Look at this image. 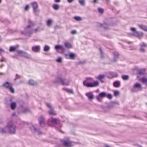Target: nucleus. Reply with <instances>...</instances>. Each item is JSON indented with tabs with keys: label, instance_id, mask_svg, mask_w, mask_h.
<instances>
[{
	"label": "nucleus",
	"instance_id": "obj_1",
	"mask_svg": "<svg viewBox=\"0 0 147 147\" xmlns=\"http://www.w3.org/2000/svg\"><path fill=\"white\" fill-rule=\"evenodd\" d=\"M28 25L25 28L24 30L21 31V33L26 36L30 37L34 32V30L32 27L34 26V24L30 20H28Z\"/></svg>",
	"mask_w": 147,
	"mask_h": 147
},
{
	"label": "nucleus",
	"instance_id": "obj_2",
	"mask_svg": "<svg viewBox=\"0 0 147 147\" xmlns=\"http://www.w3.org/2000/svg\"><path fill=\"white\" fill-rule=\"evenodd\" d=\"M7 127V132L12 135L16 134L17 127L12 121H10L8 122Z\"/></svg>",
	"mask_w": 147,
	"mask_h": 147
},
{
	"label": "nucleus",
	"instance_id": "obj_3",
	"mask_svg": "<svg viewBox=\"0 0 147 147\" xmlns=\"http://www.w3.org/2000/svg\"><path fill=\"white\" fill-rule=\"evenodd\" d=\"M54 82L60 84L67 85L69 84L70 81L61 76H58L56 77Z\"/></svg>",
	"mask_w": 147,
	"mask_h": 147
},
{
	"label": "nucleus",
	"instance_id": "obj_4",
	"mask_svg": "<svg viewBox=\"0 0 147 147\" xmlns=\"http://www.w3.org/2000/svg\"><path fill=\"white\" fill-rule=\"evenodd\" d=\"M59 121L58 119L53 117H51L49 120L48 124L51 126H52L55 125H57L56 128L59 131H61V130L60 129L61 126L60 125H59Z\"/></svg>",
	"mask_w": 147,
	"mask_h": 147
},
{
	"label": "nucleus",
	"instance_id": "obj_5",
	"mask_svg": "<svg viewBox=\"0 0 147 147\" xmlns=\"http://www.w3.org/2000/svg\"><path fill=\"white\" fill-rule=\"evenodd\" d=\"M84 86L88 87H92L98 86L99 82L97 81H94L93 83L87 82V80H84L83 82Z\"/></svg>",
	"mask_w": 147,
	"mask_h": 147
},
{
	"label": "nucleus",
	"instance_id": "obj_6",
	"mask_svg": "<svg viewBox=\"0 0 147 147\" xmlns=\"http://www.w3.org/2000/svg\"><path fill=\"white\" fill-rule=\"evenodd\" d=\"M130 30L133 32L131 33V35L136 36L139 38L142 37L143 33L142 32L137 31L136 29L133 27H131Z\"/></svg>",
	"mask_w": 147,
	"mask_h": 147
},
{
	"label": "nucleus",
	"instance_id": "obj_7",
	"mask_svg": "<svg viewBox=\"0 0 147 147\" xmlns=\"http://www.w3.org/2000/svg\"><path fill=\"white\" fill-rule=\"evenodd\" d=\"M16 51L19 56L23 57L27 59H31L30 55L27 52L20 50H17Z\"/></svg>",
	"mask_w": 147,
	"mask_h": 147
},
{
	"label": "nucleus",
	"instance_id": "obj_8",
	"mask_svg": "<svg viewBox=\"0 0 147 147\" xmlns=\"http://www.w3.org/2000/svg\"><path fill=\"white\" fill-rule=\"evenodd\" d=\"M61 142L62 144L65 147H71L73 146L71 142L68 138L63 139Z\"/></svg>",
	"mask_w": 147,
	"mask_h": 147
},
{
	"label": "nucleus",
	"instance_id": "obj_9",
	"mask_svg": "<svg viewBox=\"0 0 147 147\" xmlns=\"http://www.w3.org/2000/svg\"><path fill=\"white\" fill-rule=\"evenodd\" d=\"M142 89L141 85L139 83H136L134 85L133 88L131 89V91L133 92H136L138 91H140Z\"/></svg>",
	"mask_w": 147,
	"mask_h": 147
},
{
	"label": "nucleus",
	"instance_id": "obj_10",
	"mask_svg": "<svg viewBox=\"0 0 147 147\" xmlns=\"http://www.w3.org/2000/svg\"><path fill=\"white\" fill-rule=\"evenodd\" d=\"M33 8V12L34 13H36L38 11V3L35 1L31 3Z\"/></svg>",
	"mask_w": 147,
	"mask_h": 147
},
{
	"label": "nucleus",
	"instance_id": "obj_11",
	"mask_svg": "<svg viewBox=\"0 0 147 147\" xmlns=\"http://www.w3.org/2000/svg\"><path fill=\"white\" fill-rule=\"evenodd\" d=\"M65 58L67 59H74L76 56V54L72 53H69L68 54H65Z\"/></svg>",
	"mask_w": 147,
	"mask_h": 147
},
{
	"label": "nucleus",
	"instance_id": "obj_12",
	"mask_svg": "<svg viewBox=\"0 0 147 147\" xmlns=\"http://www.w3.org/2000/svg\"><path fill=\"white\" fill-rule=\"evenodd\" d=\"M107 94L106 92H102L100 93L99 94L96 96L97 100L99 102H101L102 98L107 96Z\"/></svg>",
	"mask_w": 147,
	"mask_h": 147
},
{
	"label": "nucleus",
	"instance_id": "obj_13",
	"mask_svg": "<svg viewBox=\"0 0 147 147\" xmlns=\"http://www.w3.org/2000/svg\"><path fill=\"white\" fill-rule=\"evenodd\" d=\"M55 49L58 51L59 49L61 50V52L62 53H64L65 51L66 48L63 46L57 45L55 47Z\"/></svg>",
	"mask_w": 147,
	"mask_h": 147
},
{
	"label": "nucleus",
	"instance_id": "obj_14",
	"mask_svg": "<svg viewBox=\"0 0 147 147\" xmlns=\"http://www.w3.org/2000/svg\"><path fill=\"white\" fill-rule=\"evenodd\" d=\"M38 120L40 125L42 127L44 126L45 125V119L43 116H40L38 118Z\"/></svg>",
	"mask_w": 147,
	"mask_h": 147
},
{
	"label": "nucleus",
	"instance_id": "obj_15",
	"mask_svg": "<svg viewBox=\"0 0 147 147\" xmlns=\"http://www.w3.org/2000/svg\"><path fill=\"white\" fill-rule=\"evenodd\" d=\"M30 112V110L28 108L26 107H22L18 111L19 113H27Z\"/></svg>",
	"mask_w": 147,
	"mask_h": 147
},
{
	"label": "nucleus",
	"instance_id": "obj_16",
	"mask_svg": "<svg viewBox=\"0 0 147 147\" xmlns=\"http://www.w3.org/2000/svg\"><path fill=\"white\" fill-rule=\"evenodd\" d=\"M46 105L50 109V110L49 111V114L50 115H55V113L53 110V108L51 106V105L49 103H47Z\"/></svg>",
	"mask_w": 147,
	"mask_h": 147
},
{
	"label": "nucleus",
	"instance_id": "obj_17",
	"mask_svg": "<svg viewBox=\"0 0 147 147\" xmlns=\"http://www.w3.org/2000/svg\"><path fill=\"white\" fill-rule=\"evenodd\" d=\"M107 75L109 78H112L114 77H117L118 76V74L115 72H109L107 74Z\"/></svg>",
	"mask_w": 147,
	"mask_h": 147
},
{
	"label": "nucleus",
	"instance_id": "obj_18",
	"mask_svg": "<svg viewBox=\"0 0 147 147\" xmlns=\"http://www.w3.org/2000/svg\"><path fill=\"white\" fill-rule=\"evenodd\" d=\"M140 51L144 53L146 51L145 48L147 47L146 44L144 42L141 43L140 45Z\"/></svg>",
	"mask_w": 147,
	"mask_h": 147
},
{
	"label": "nucleus",
	"instance_id": "obj_19",
	"mask_svg": "<svg viewBox=\"0 0 147 147\" xmlns=\"http://www.w3.org/2000/svg\"><path fill=\"white\" fill-rule=\"evenodd\" d=\"M113 61L114 62H115L118 58L119 54L116 51L113 52Z\"/></svg>",
	"mask_w": 147,
	"mask_h": 147
},
{
	"label": "nucleus",
	"instance_id": "obj_20",
	"mask_svg": "<svg viewBox=\"0 0 147 147\" xmlns=\"http://www.w3.org/2000/svg\"><path fill=\"white\" fill-rule=\"evenodd\" d=\"M86 95L88 98L90 100H91L94 98V96L92 92L87 93H86Z\"/></svg>",
	"mask_w": 147,
	"mask_h": 147
},
{
	"label": "nucleus",
	"instance_id": "obj_21",
	"mask_svg": "<svg viewBox=\"0 0 147 147\" xmlns=\"http://www.w3.org/2000/svg\"><path fill=\"white\" fill-rule=\"evenodd\" d=\"M12 86L11 83L8 82H6L3 84V86L5 88L9 89Z\"/></svg>",
	"mask_w": 147,
	"mask_h": 147
},
{
	"label": "nucleus",
	"instance_id": "obj_22",
	"mask_svg": "<svg viewBox=\"0 0 147 147\" xmlns=\"http://www.w3.org/2000/svg\"><path fill=\"white\" fill-rule=\"evenodd\" d=\"M40 48L39 46H35L32 47V49L33 51L35 52H38L40 50Z\"/></svg>",
	"mask_w": 147,
	"mask_h": 147
},
{
	"label": "nucleus",
	"instance_id": "obj_23",
	"mask_svg": "<svg viewBox=\"0 0 147 147\" xmlns=\"http://www.w3.org/2000/svg\"><path fill=\"white\" fill-rule=\"evenodd\" d=\"M101 26L105 29L107 30L109 28L111 25L104 22L103 24H101Z\"/></svg>",
	"mask_w": 147,
	"mask_h": 147
},
{
	"label": "nucleus",
	"instance_id": "obj_24",
	"mask_svg": "<svg viewBox=\"0 0 147 147\" xmlns=\"http://www.w3.org/2000/svg\"><path fill=\"white\" fill-rule=\"evenodd\" d=\"M7 125L5 127L0 128V132L2 133H6L7 132Z\"/></svg>",
	"mask_w": 147,
	"mask_h": 147
},
{
	"label": "nucleus",
	"instance_id": "obj_25",
	"mask_svg": "<svg viewBox=\"0 0 147 147\" xmlns=\"http://www.w3.org/2000/svg\"><path fill=\"white\" fill-rule=\"evenodd\" d=\"M29 127L31 130L33 132H36L37 131V129L32 124H30Z\"/></svg>",
	"mask_w": 147,
	"mask_h": 147
},
{
	"label": "nucleus",
	"instance_id": "obj_26",
	"mask_svg": "<svg viewBox=\"0 0 147 147\" xmlns=\"http://www.w3.org/2000/svg\"><path fill=\"white\" fill-rule=\"evenodd\" d=\"M64 44L65 47L69 49L72 47V45L68 42H65Z\"/></svg>",
	"mask_w": 147,
	"mask_h": 147
},
{
	"label": "nucleus",
	"instance_id": "obj_27",
	"mask_svg": "<svg viewBox=\"0 0 147 147\" xmlns=\"http://www.w3.org/2000/svg\"><path fill=\"white\" fill-rule=\"evenodd\" d=\"M138 26L140 28L146 31H147V26H146L142 25H139Z\"/></svg>",
	"mask_w": 147,
	"mask_h": 147
},
{
	"label": "nucleus",
	"instance_id": "obj_28",
	"mask_svg": "<svg viewBox=\"0 0 147 147\" xmlns=\"http://www.w3.org/2000/svg\"><path fill=\"white\" fill-rule=\"evenodd\" d=\"M10 107L12 109H14L16 107V103L15 102H11L10 104Z\"/></svg>",
	"mask_w": 147,
	"mask_h": 147
},
{
	"label": "nucleus",
	"instance_id": "obj_29",
	"mask_svg": "<svg viewBox=\"0 0 147 147\" xmlns=\"http://www.w3.org/2000/svg\"><path fill=\"white\" fill-rule=\"evenodd\" d=\"M105 77V76L104 75H99L96 78L100 81L101 82H103V79Z\"/></svg>",
	"mask_w": 147,
	"mask_h": 147
},
{
	"label": "nucleus",
	"instance_id": "obj_30",
	"mask_svg": "<svg viewBox=\"0 0 147 147\" xmlns=\"http://www.w3.org/2000/svg\"><path fill=\"white\" fill-rule=\"evenodd\" d=\"M29 84L32 86H34L36 84V82L34 80H30L29 81Z\"/></svg>",
	"mask_w": 147,
	"mask_h": 147
},
{
	"label": "nucleus",
	"instance_id": "obj_31",
	"mask_svg": "<svg viewBox=\"0 0 147 147\" xmlns=\"http://www.w3.org/2000/svg\"><path fill=\"white\" fill-rule=\"evenodd\" d=\"M140 80L143 83H144L147 85V78L143 77L141 78L140 79Z\"/></svg>",
	"mask_w": 147,
	"mask_h": 147
},
{
	"label": "nucleus",
	"instance_id": "obj_32",
	"mask_svg": "<svg viewBox=\"0 0 147 147\" xmlns=\"http://www.w3.org/2000/svg\"><path fill=\"white\" fill-rule=\"evenodd\" d=\"M113 86L115 87H118L120 85V82L118 81H116L113 83Z\"/></svg>",
	"mask_w": 147,
	"mask_h": 147
},
{
	"label": "nucleus",
	"instance_id": "obj_33",
	"mask_svg": "<svg viewBox=\"0 0 147 147\" xmlns=\"http://www.w3.org/2000/svg\"><path fill=\"white\" fill-rule=\"evenodd\" d=\"M34 32H40L43 30V29L41 28L38 27V28L33 29Z\"/></svg>",
	"mask_w": 147,
	"mask_h": 147
},
{
	"label": "nucleus",
	"instance_id": "obj_34",
	"mask_svg": "<svg viewBox=\"0 0 147 147\" xmlns=\"http://www.w3.org/2000/svg\"><path fill=\"white\" fill-rule=\"evenodd\" d=\"M99 50L100 52V57L102 59H104L105 57V56L102 49L100 48Z\"/></svg>",
	"mask_w": 147,
	"mask_h": 147
},
{
	"label": "nucleus",
	"instance_id": "obj_35",
	"mask_svg": "<svg viewBox=\"0 0 147 147\" xmlns=\"http://www.w3.org/2000/svg\"><path fill=\"white\" fill-rule=\"evenodd\" d=\"M50 49V47L47 45H46L44 48V50L45 51L47 52L49 51Z\"/></svg>",
	"mask_w": 147,
	"mask_h": 147
},
{
	"label": "nucleus",
	"instance_id": "obj_36",
	"mask_svg": "<svg viewBox=\"0 0 147 147\" xmlns=\"http://www.w3.org/2000/svg\"><path fill=\"white\" fill-rule=\"evenodd\" d=\"M78 2L82 6H84L85 5V0H79Z\"/></svg>",
	"mask_w": 147,
	"mask_h": 147
},
{
	"label": "nucleus",
	"instance_id": "obj_37",
	"mask_svg": "<svg viewBox=\"0 0 147 147\" xmlns=\"http://www.w3.org/2000/svg\"><path fill=\"white\" fill-rule=\"evenodd\" d=\"M16 47H11L10 48L9 51L12 52L14 51H16Z\"/></svg>",
	"mask_w": 147,
	"mask_h": 147
},
{
	"label": "nucleus",
	"instance_id": "obj_38",
	"mask_svg": "<svg viewBox=\"0 0 147 147\" xmlns=\"http://www.w3.org/2000/svg\"><path fill=\"white\" fill-rule=\"evenodd\" d=\"M53 8L55 10H58L59 8V5L57 4H54L53 5Z\"/></svg>",
	"mask_w": 147,
	"mask_h": 147
},
{
	"label": "nucleus",
	"instance_id": "obj_39",
	"mask_svg": "<svg viewBox=\"0 0 147 147\" xmlns=\"http://www.w3.org/2000/svg\"><path fill=\"white\" fill-rule=\"evenodd\" d=\"M52 20L51 19L48 20L47 22V24L48 26H50L52 23Z\"/></svg>",
	"mask_w": 147,
	"mask_h": 147
},
{
	"label": "nucleus",
	"instance_id": "obj_40",
	"mask_svg": "<svg viewBox=\"0 0 147 147\" xmlns=\"http://www.w3.org/2000/svg\"><path fill=\"white\" fill-rule=\"evenodd\" d=\"M122 79L125 80H128L129 79V76L127 75H123L122 76Z\"/></svg>",
	"mask_w": 147,
	"mask_h": 147
},
{
	"label": "nucleus",
	"instance_id": "obj_41",
	"mask_svg": "<svg viewBox=\"0 0 147 147\" xmlns=\"http://www.w3.org/2000/svg\"><path fill=\"white\" fill-rule=\"evenodd\" d=\"M145 71V69H141L139 70L138 73L140 74H143L144 73Z\"/></svg>",
	"mask_w": 147,
	"mask_h": 147
},
{
	"label": "nucleus",
	"instance_id": "obj_42",
	"mask_svg": "<svg viewBox=\"0 0 147 147\" xmlns=\"http://www.w3.org/2000/svg\"><path fill=\"white\" fill-rule=\"evenodd\" d=\"M85 80H87V82H92L94 81L92 78H87Z\"/></svg>",
	"mask_w": 147,
	"mask_h": 147
},
{
	"label": "nucleus",
	"instance_id": "obj_43",
	"mask_svg": "<svg viewBox=\"0 0 147 147\" xmlns=\"http://www.w3.org/2000/svg\"><path fill=\"white\" fill-rule=\"evenodd\" d=\"M98 11L101 14H102L104 12V9H103L99 8H98Z\"/></svg>",
	"mask_w": 147,
	"mask_h": 147
},
{
	"label": "nucleus",
	"instance_id": "obj_44",
	"mask_svg": "<svg viewBox=\"0 0 147 147\" xmlns=\"http://www.w3.org/2000/svg\"><path fill=\"white\" fill-rule=\"evenodd\" d=\"M74 18L76 20L79 21L82 20V18L79 16H75L74 17Z\"/></svg>",
	"mask_w": 147,
	"mask_h": 147
},
{
	"label": "nucleus",
	"instance_id": "obj_45",
	"mask_svg": "<svg viewBox=\"0 0 147 147\" xmlns=\"http://www.w3.org/2000/svg\"><path fill=\"white\" fill-rule=\"evenodd\" d=\"M9 89L11 92L12 93H13L14 92V90L13 88L12 87V86H11L9 88Z\"/></svg>",
	"mask_w": 147,
	"mask_h": 147
},
{
	"label": "nucleus",
	"instance_id": "obj_46",
	"mask_svg": "<svg viewBox=\"0 0 147 147\" xmlns=\"http://www.w3.org/2000/svg\"><path fill=\"white\" fill-rule=\"evenodd\" d=\"M106 97H107L109 99H111L112 98V96L111 94H109L107 95Z\"/></svg>",
	"mask_w": 147,
	"mask_h": 147
},
{
	"label": "nucleus",
	"instance_id": "obj_47",
	"mask_svg": "<svg viewBox=\"0 0 147 147\" xmlns=\"http://www.w3.org/2000/svg\"><path fill=\"white\" fill-rule=\"evenodd\" d=\"M119 94V92L118 91H115L114 92V95L115 96H117Z\"/></svg>",
	"mask_w": 147,
	"mask_h": 147
},
{
	"label": "nucleus",
	"instance_id": "obj_48",
	"mask_svg": "<svg viewBox=\"0 0 147 147\" xmlns=\"http://www.w3.org/2000/svg\"><path fill=\"white\" fill-rule=\"evenodd\" d=\"M67 92L69 93H72V90L70 89H66Z\"/></svg>",
	"mask_w": 147,
	"mask_h": 147
},
{
	"label": "nucleus",
	"instance_id": "obj_49",
	"mask_svg": "<svg viewBox=\"0 0 147 147\" xmlns=\"http://www.w3.org/2000/svg\"><path fill=\"white\" fill-rule=\"evenodd\" d=\"M56 61L58 62H61L62 61V58L61 57H59L57 59Z\"/></svg>",
	"mask_w": 147,
	"mask_h": 147
},
{
	"label": "nucleus",
	"instance_id": "obj_50",
	"mask_svg": "<svg viewBox=\"0 0 147 147\" xmlns=\"http://www.w3.org/2000/svg\"><path fill=\"white\" fill-rule=\"evenodd\" d=\"M85 61H81L79 62L78 63L79 64H84L85 63Z\"/></svg>",
	"mask_w": 147,
	"mask_h": 147
},
{
	"label": "nucleus",
	"instance_id": "obj_51",
	"mask_svg": "<svg viewBox=\"0 0 147 147\" xmlns=\"http://www.w3.org/2000/svg\"><path fill=\"white\" fill-rule=\"evenodd\" d=\"M0 61L1 62L5 61L6 62V60L5 58L4 57H2V58L0 59Z\"/></svg>",
	"mask_w": 147,
	"mask_h": 147
},
{
	"label": "nucleus",
	"instance_id": "obj_52",
	"mask_svg": "<svg viewBox=\"0 0 147 147\" xmlns=\"http://www.w3.org/2000/svg\"><path fill=\"white\" fill-rule=\"evenodd\" d=\"M29 8V6L28 5H26L25 6V8H24V10H25L27 11L28 10V9Z\"/></svg>",
	"mask_w": 147,
	"mask_h": 147
},
{
	"label": "nucleus",
	"instance_id": "obj_53",
	"mask_svg": "<svg viewBox=\"0 0 147 147\" xmlns=\"http://www.w3.org/2000/svg\"><path fill=\"white\" fill-rule=\"evenodd\" d=\"M134 145L137 146L138 147H142L141 146L138 144H134Z\"/></svg>",
	"mask_w": 147,
	"mask_h": 147
},
{
	"label": "nucleus",
	"instance_id": "obj_54",
	"mask_svg": "<svg viewBox=\"0 0 147 147\" xmlns=\"http://www.w3.org/2000/svg\"><path fill=\"white\" fill-rule=\"evenodd\" d=\"M4 50L0 48V54L4 52Z\"/></svg>",
	"mask_w": 147,
	"mask_h": 147
},
{
	"label": "nucleus",
	"instance_id": "obj_55",
	"mask_svg": "<svg viewBox=\"0 0 147 147\" xmlns=\"http://www.w3.org/2000/svg\"><path fill=\"white\" fill-rule=\"evenodd\" d=\"M76 33V31L75 30H73L71 32V33L73 34H75Z\"/></svg>",
	"mask_w": 147,
	"mask_h": 147
},
{
	"label": "nucleus",
	"instance_id": "obj_56",
	"mask_svg": "<svg viewBox=\"0 0 147 147\" xmlns=\"http://www.w3.org/2000/svg\"><path fill=\"white\" fill-rule=\"evenodd\" d=\"M20 76H19L18 75V74H16V78L15 79V80H16L18 78H20Z\"/></svg>",
	"mask_w": 147,
	"mask_h": 147
},
{
	"label": "nucleus",
	"instance_id": "obj_57",
	"mask_svg": "<svg viewBox=\"0 0 147 147\" xmlns=\"http://www.w3.org/2000/svg\"><path fill=\"white\" fill-rule=\"evenodd\" d=\"M74 0H67L68 2L70 3H72Z\"/></svg>",
	"mask_w": 147,
	"mask_h": 147
},
{
	"label": "nucleus",
	"instance_id": "obj_58",
	"mask_svg": "<svg viewBox=\"0 0 147 147\" xmlns=\"http://www.w3.org/2000/svg\"><path fill=\"white\" fill-rule=\"evenodd\" d=\"M54 1L55 2L59 3L61 1V0H55Z\"/></svg>",
	"mask_w": 147,
	"mask_h": 147
},
{
	"label": "nucleus",
	"instance_id": "obj_59",
	"mask_svg": "<svg viewBox=\"0 0 147 147\" xmlns=\"http://www.w3.org/2000/svg\"><path fill=\"white\" fill-rule=\"evenodd\" d=\"M98 0H93V2L94 3H97Z\"/></svg>",
	"mask_w": 147,
	"mask_h": 147
},
{
	"label": "nucleus",
	"instance_id": "obj_60",
	"mask_svg": "<svg viewBox=\"0 0 147 147\" xmlns=\"http://www.w3.org/2000/svg\"><path fill=\"white\" fill-rule=\"evenodd\" d=\"M16 115V113L15 112H13L12 114V116H15Z\"/></svg>",
	"mask_w": 147,
	"mask_h": 147
},
{
	"label": "nucleus",
	"instance_id": "obj_61",
	"mask_svg": "<svg viewBox=\"0 0 147 147\" xmlns=\"http://www.w3.org/2000/svg\"><path fill=\"white\" fill-rule=\"evenodd\" d=\"M104 147H111L109 145H106Z\"/></svg>",
	"mask_w": 147,
	"mask_h": 147
},
{
	"label": "nucleus",
	"instance_id": "obj_62",
	"mask_svg": "<svg viewBox=\"0 0 147 147\" xmlns=\"http://www.w3.org/2000/svg\"><path fill=\"white\" fill-rule=\"evenodd\" d=\"M3 66V65H0V67L1 68Z\"/></svg>",
	"mask_w": 147,
	"mask_h": 147
},
{
	"label": "nucleus",
	"instance_id": "obj_63",
	"mask_svg": "<svg viewBox=\"0 0 147 147\" xmlns=\"http://www.w3.org/2000/svg\"><path fill=\"white\" fill-rule=\"evenodd\" d=\"M1 36H0V41H1Z\"/></svg>",
	"mask_w": 147,
	"mask_h": 147
},
{
	"label": "nucleus",
	"instance_id": "obj_64",
	"mask_svg": "<svg viewBox=\"0 0 147 147\" xmlns=\"http://www.w3.org/2000/svg\"><path fill=\"white\" fill-rule=\"evenodd\" d=\"M127 42L128 43H130V42Z\"/></svg>",
	"mask_w": 147,
	"mask_h": 147
}]
</instances>
